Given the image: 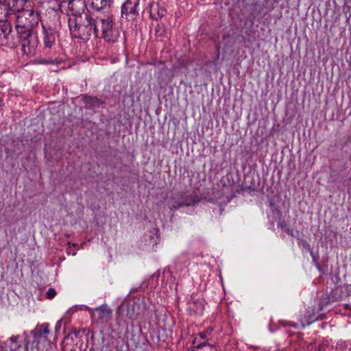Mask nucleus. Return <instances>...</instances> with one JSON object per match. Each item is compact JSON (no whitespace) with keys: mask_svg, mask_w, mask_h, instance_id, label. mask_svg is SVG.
Returning <instances> with one entry per match:
<instances>
[{"mask_svg":"<svg viewBox=\"0 0 351 351\" xmlns=\"http://www.w3.org/2000/svg\"><path fill=\"white\" fill-rule=\"evenodd\" d=\"M20 0H10L9 5H10V10L16 14V16L18 14V12L21 10H25L23 8H20L18 5L19 2Z\"/></svg>","mask_w":351,"mask_h":351,"instance_id":"21","label":"nucleus"},{"mask_svg":"<svg viewBox=\"0 0 351 351\" xmlns=\"http://www.w3.org/2000/svg\"><path fill=\"white\" fill-rule=\"evenodd\" d=\"M56 295V291L53 288H49L46 293V297L47 299H53Z\"/></svg>","mask_w":351,"mask_h":351,"instance_id":"22","label":"nucleus"},{"mask_svg":"<svg viewBox=\"0 0 351 351\" xmlns=\"http://www.w3.org/2000/svg\"><path fill=\"white\" fill-rule=\"evenodd\" d=\"M213 329L208 328L206 330L199 332L196 335L191 337L192 339V345L197 346L199 343H213Z\"/></svg>","mask_w":351,"mask_h":351,"instance_id":"15","label":"nucleus"},{"mask_svg":"<svg viewBox=\"0 0 351 351\" xmlns=\"http://www.w3.org/2000/svg\"><path fill=\"white\" fill-rule=\"evenodd\" d=\"M279 226L282 228H285L286 230V228H287V226L285 222H281L279 223Z\"/></svg>","mask_w":351,"mask_h":351,"instance_id":"24","label":"nucleus"},{"mask_svg":"<svg viewBox=\"0 0 351 351\" xmlns=\"http://www.w3.org/2000/svg\"><path fill=\"white\" fill-rule=\"evenodd\" d=\"M88 313L92 324L101 328H105L112 319L113 311L107 304L89 308Z\"/></svg>","mask_w":351,"mask_h":351,"instance_id":"6","label":"nucleus"},{"mask_svg":"<svg viewBox=\"0 0 351 351\" xmlns=\"http://www.w3.org/2000/svg\"><path fill=\"white\" fill-rule=\"evenodd\" d=\"M189 351H218V350L213 343H199L197 346H193V349L189 350Z\"/></svg>","mask_w":351,"mask_h":351,"instance_id":"17","label":"nucleus"},{"mask_svg":"<svg viewBox=\"0 0 351 351\" xmlns=\"http://www.w3.org/2000/svg\"><path fill=\"white\" fill-rule=\"evenodd\" d=\"M10 348L11 351H27V342L23 346V339L19 335L12 336L10 339Z\"/></svg>","mask_w":351,"mask_h":351,"instance_id":"16","label":"nucleus"},{"mask_svg":"<svg viewBox=\"0 0 351 351\" xmlns=\"http://www.w3.org/2000/svg\"><path fill=\"white\" fill-rule=\"evenodd\" d=\"M90 1V5L93 9L96 11H99L110 4V0H89Z\"/></svg>","mask_w":351,"mask_h":351,"instance_id":"18","label":"nucleus"},{"mask_svg":"<svg viewBox=\"0 0 351 351\" xmlns=\"http://www.w3.org/2000/svg\"><path fill=\"white\" fill-rule=\"evenodd\" d=\"M41 62L43 64H49V63H51V62L49 61V60H43Z\"/></svg>","mask_w":351,"mask_h":351,"instance_id":"26","label":"nucleus"},{"mask_svg":"<svg viewBox=\"0 0 351 351\" xmlns=\"http://www.w3.org/2000/svg\"><path fill=\"white\" fill-rule=\"evenodd\" d=\"M195 203V201L192 199L191 197H186L182 201L178 203L176 205H172V206L170 208L171 210L174 212L177 209H178L180 207L182 206H190L193 205Z\"/></svg>","mask_w":351,"mask_h":351,"instance_id":"19","label":"nucleus"},{"mask_svg":"<svg viewBox=\"0 0 351 351\" xmlns=\"http://www.w3.org/2000/svg\"><path fill=\"white\" fill-rule=\"evenodd\" d=\"M69 8L75 13L68 18V26L73 38L88 40L93 34V25L91 14L80 13V10H75L77 7L82 10L84 3L80 0H71L69 3Z\"/></svg>","mask_w":351,"mask_h":351,"instance_id":"1","label":"nucleus"},{"mask_svg":"<svg viewBox=\"0 0 351 351\" xmlns=\"http://www.w3.org/2000/svg\"><path fill=\"white\" fill-rule=\"evenodd\" d=\"M186 310L192 315H201L204 310V301L192 296L187 302Z\"/></svg>","mask_w":351,"mask_h":351,"instance_id":"12","label":"nucleus"},{"mask_svg":"<svg viewBox=\"0 0 351 351\" xmlns=\"http://www.w3.org/2000/svg\"><path fill=\"white\" fill-rule=\"evenodd\" d=\"M49 332V324L48 323L37 324L35 328L31 331L33 337L32 348H35L36 351H43L44 348L49 345V340L48 339Z\"/></svg>","mask_w":351,"mask_h":351,"instance_id":"7","label":"nucleus"},{"mask_svg":"<svg viewBox=\"0 0 351 351\" xmlns=\"http://www.w3.org/2000/svg\"><path fill=\"white\" fill-rule=\"evenodd\" d=\"M43 43L45 48L51 49L56 45L58 31L52 27V25H45L42 23Z\"/></svg>","mask_w":351,"mask_h":351,"instance_id":"11","label":"nucleus"},{"mask_svg":"<svg viewBox=\"0 0 351 351\" xmlns=\"http://www.w3.org/2000/svg\"><path fill=\"white\" fill-rule=\"evenodd\" d=\"M1 105H2V101H1V99H0V107L1 106Z\"/></svg>","mask_w":351,"mask_h":351,"instance_id":"30","label":"nucleus"},{"mask_svg":"<svg viewBox=\"0 0 351 351\" xmlns=\"http://www.w3.org/2000/svg\"><path fill=\"white\" fill-rule=\"evenodd\" d=\"M19 41L22 48L23 53L33 56L36 51L38 39L37 34L33 32L17 33Z\"/></svg>","mask_w":351,"mask_h":351,"instance_id":"8","label":"nucleus"},{"mask_svg":"<svg viewBox=\"0 0 351 351\" xmlns=\"http://www.w3.org/2000/svg\"><path fill=\"white\" fill-rule=\"evenodd\" d=\"M148 10L151 19L158 20L162 18L167 13L166 9L157 1H152L149 3Z\"/></svg>","mask_w":351,"mask_h":351,"instance_id":"14","label":"nucleus"},{"mask_svg":"<svg viewBox=\"0 0 351 351\" xmlns=\"http://www.w3.org/2000/svg\"><path fill=\"white\" fill-rule=\"evenodd\" d=\"M12 28L6 19H0V46L12 47L14 45Z\"/></svg>","mask_w":351,"mask_h":351,"instance_id":"9","label":"nucleus"},{"mask_svg":"<svg viewBox=\"0 0 351 351\" xmlns=\"http://www.w3.org/2000/svg\"><path fill=\"white\" fill-rule=\"evenodd\" d=\"M29 0H21L24 3H27Z\"/></svg>","mask_w":351,"mask_h":351,"instance_id":"27","label":"nucleus"},{"mask_svg":"<svg viewBox=\"0 0 351 351\" xmlns=\"http://www.w3.org/2000/svg\"><path fill=\"white\" fill-rule=\"evenodd\" d=\"M63 351H85L88 348L84 331L73 330L66 335L62 342Z\"/></svg>","mask_w":351,"mask_h":351,"instance_id":"5","label":"nucleus"},{"mask_svg":"<svg viewBox=\"0 0 351 351\" xmlns=\"http://www.w3.org/2000/svg\"><path fill=\"white\" fill-rule=\"evenodd\" d=\"M47 0H35L38 3L43 5L44 4Z\"/></svg>","mask_w":351,"mask_h":351,"instance_id":"25","label":"nucleus"},{"mask_svg":"<svg viewBox=\"0 0 351 351\" xmlns=\"http://www.w3.org/2000/svg\"><path fill=\"white\" fill-rule=\"evenodd\" d=\"M285 231L287 232V234L291 237H294L293 231V230L287 228H286Z\"/></svg>","mask_w":351,"mask_h":351,"instance_id":"23","label":"nucleus"},{"mask_svg":"<svg viewBox=\"0 0 351 351\" xmlns=\"http://www.w3.org/2000/svg\"><path fill=\"white\" fill-rule=\"evenodd\" d=\"M38 21L39 14L33 9L21 10L16 16V31L17 33L33 32Z\"/></svg>","mask_w":351,"mask_h":351,"instance_id":"4","label":"nucleus"},{"mask_svg":"<svg viewBox=\"0 0 351 351\" xmlns=\"http://www.w3.org/2000/svg\"><path fill=\"white\" fill-rule=\"evenodd\" d=\"M315 320L314 315H313V311L308 310L306 311L304 319H301V325L304 328L307 325H310Z\"/></svg>","mask_w":351,"mask_h":351,"instance_id":"20","label":"nucleus"},{"mask_svg":"<svg viewBox=\"0 0 351 351\" xmlns=\"http://www.w3.org/2000/svg\"><path fill=\"white\" fill-rule=\"evenodd\" d=\"M219 57V51H218L217 54V59H218Z\"/></svg>","mask_w":351,"mask_h":351,"instance_id":"28","label":"nucleus"},{"mask_svg":"<svg viewBox=\"0 0 351 351\" xmlns=\"http://www.w3.org/2000/svg\"><path fill=\"white\" fill-rule=\"evenodd\" d=\"M69 16H64L62 12L56 10H52L48 12V21L44 23L45 25H52L54 29H58L61 27V20L63 18L64 20H67Z\"/></svg>","mask_w":351,"mask_h":351,"instance_id":"13","label":"nucleus"},{"mask_svg":"<svg viewBox=\"0 0 351 351\" xmlns=\"http://www.w3.org/2000/svg\"><path fill=\"white\" fill-rule=\"evenodd\" d=\"M141 313V306L134 300L123 302L116 311L115 322L119 328H127L128 322L138 319Z\"/></svg>","mask_w":351,"mask_h":351,"instance_id":"3","label":"nucleus"},{"mask_svg":"<svg viewBox=\"0 0 351 351\" xmlns=\"http://www.w3.org/2000/svg\"><path fill=\"white\" fill-rule=\"evenodd\" d=\"M320 265H319V264H317V268H318L319 269H320Z\"/></svg>","mask_w":351,"mask_h":351,"instance_id":"29","label":"nucleus"},{"mask_svg":"<svg viewBox=\"0 0 351 351\" xmlns=\"http://www.w3.org/2000/svg\"><path fill=\"white\" fill-rule=\"evenodd\" d=\"M140 0H125L121 5V17L134 20L138 16Z\"/></svg>","mask_w":351,"mask_h":351,"instance_id":"10","label":"nucleus"},{"mask_svg":"<svg viewBox=\"0 0 351 351\" xmlns=\"http://www.w3.org/2000/svg\"><path fill=\"white\" fill-rule=\"evenodd\" d=\"M91 16L95 38H102L109 43H114L118 39L119 34L114 27V19L111 14L93 13Z\"/></svg>","mask_w":351,"mask_h":351,"instance_id":"2","label":"nucleus"}]
</instances>
